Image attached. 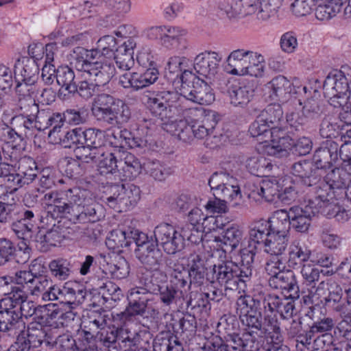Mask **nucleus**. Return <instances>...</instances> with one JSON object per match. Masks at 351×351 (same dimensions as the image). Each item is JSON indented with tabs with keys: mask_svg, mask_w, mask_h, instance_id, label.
<instances>
[{
	"mask_svg": "<svg viewBox=\"0 0 351 351\" xmlns=\"http://www.w3.org/2000/svg\"><path fill=\"white\" fill-rule=\"evenodd\" d=\"M63 145L65 147L75 145V157L85 164L97 161L98 182L104 186L109 184L110 142L106 138L104 132L93 128L73 129L64 134Z\"/></svg>",
	"mask_w": 351,
	"mask_h": 351,
	"instance_id": "nucleus-1",
	"label": "nucleus"
},
{
	"mask_svg": "<svg viewBox=\"0 0 351 351\" xmlns=\"http://www.w3.org/2000/svg\"><path fill=\"white\" fill-rule=\"evenodd\" d=\"M143 100L151 113L163 121H169L189 111H199L197 108L187 109L184 97L177 91L162 90L157 93L145 91Z\"/></svg>",
	"mask_w": 351,
	"mask_h": 351,
	"instance_id": "nucleus-2",
	"label": "nucleus"
},
{
	"mask_svg": "<svg viewBox=\"0 0 351 351\" xmlns=\"http://www.w3.org/2000/svg\"><path fill=\"white\" fill-rule=\"evenodd\" d=\"M40 267L43 269H46L38 259H34L29 265V271H18L14 277L3 276L0 278V282H3L4 285H8L11 282H15L23 289H26L32 295H42L51 284V280L47 276L39 274Z\"/></svg>",
	"mask_w": 351,
	"mask_h": 351,
	"instance_id": "nucleus-3",
	"label": "nucleus"
},
{
	"mask_svg": "<svg viewBox=\"0 0 351 351\" xmlns=\"http://www.w3.org/2000/svg\"><path fill=\"white\" fill-rule=\"evenodd\" d=\"M263 314L251 313L247 311L246 314L241 319L243 324L248 327L249 330L238 333H230L226 336V341L232 346L234 351H256L257 350L256 336L258 337L259 332L263 324Z\"/></svg>",
	"mask_w": 351,
	"mask_h": 351,
	"instance_id": "nucleus-4",
	"label": "nucleus"
},
{
	"mask_svg": "<svg viewBox=\"0 0 351 351\" xmlns=\"http://www.w3.org/2000/svg\"><path fill=\"white\" fill-rule=\"evenodd\" d=\"M181 82L180 90L184 101L190 100L200 105H210L215 101L210 80L206 82L185 69L181 75Z\"/></svg>",
	"mask_w": 351,
	"mask_h": 351,
	"instance_id": "nucleus-5",
	"label": "nucleus"
},
{
	"mask_svg": "<svg viewBox=\"0 0 351 351\" xmlns=\"http://www.w3.org/2000/svg\"><path fill=\"white\" fill-rule=\"evenodd\" d=\"M23 209L16 218L10 223L12 230L18 237H23L36 227L40 221V206L37 201V195L26 194L23 200Z\"/></svg>",
	"mask_w": 351,
	"mask_h": 351,
	"instance_id": "nucleus-6",
	"label": "nucleus"
},
{
	"mask_svg": "<svg viewBox=\"0 0 351 351\" xmlns=\"http://www.w3.org/2000/svg\"><path fill=\"white\" fill-rule=\"evenodd\" d=\"M324 95L328 104L339 108L350 98L348 82L343 72L335 70L326 77L323 85Z\"/></svg>",
	"mask_w": 351,
	"mask_h": 351,
	"instance_id": "nucleus-7",
	"label": "nucleus"
},
{
	"mask_svg": "<svg viewBox=\"0 0 351 351\" xmlns=\"http://www.w3.org/2000/svg\"><path fill=\"white\" fill-rule=\"evenodd\" d=\"M155 242L168 254H175L184 247V239L170 223H160L154 230Z\"/></svg>",
	"mask_w": 351,
	"mask_h": 351,
	"instance_id": "nucleus-8",
	"label": "nucleus"
},
{
	"mask_svg": "<svg viewBox=\"0 0 351 351\" xmlns=\"http://www.w3.org/2000/svg\"><path fill=\"white\" fill-rule=\"evenodd\" d=\"M32 249L23 241L17 245L7 238H0V267L14 261L24 264L31 256Z\"/></svg>",
	"mask_w": 351,
	"mask_h": 351,
	"instance_id": "nucleus-9",
	"label": "nucleus"
},
{
	"mask_svg": "<svg viewBox=\"0 0 351 351\" xmlns=\"http://www.w3.org/2000/svg\"><path fill=\"white\" fill-rule=\"evenodd\" d=\"M224 84L226 86L221 87L222 92L227 94L230 104L235 107H245L254 95L253 87L245 82L233 80Z\"/></svg>",
	"mask_w": 351,
	"mask_h": 351,
	"instance_id": "nucleus-10",
	"label": "nucleus"
},
{
	"mask_svg": "<svg viewBox=\"0 0 351 351\" xmlns=\"http://www.w3.org/2000/svg\"><path fill=\"white\" fill-rule=\"evenodd\" d=\"M213 278L220 285H227L233 282H245L247 280V269L240 270L239 265L232 261H223L218 265H215L213 268Z\"/></svg>",
	"mask_w": 351,
	"mask_h": 351,
	"instance_id": "nucleus-11",
	"label": "nucleus"
},
{
	"mask_svg": "<svg viewBox=\"0 0 351 351\" xmlns=\"http://www.w3.org/2000/svg\"><path fill=\"white\" fill-rule=\"evenodd\" d=\"M339 142L333 139H326L318 147L313 157L315 169H329L332 168L339 158Z\"/></svg>",
	"mask_w": 351,
	"mask_h": 351,
	"instance_id": "nucleus-12",
	"label": "nucleus"
},
{
	"mask_svg": "<svg viewBox=\"0 0 351 351\" xmlns=\"http://www.w3.org/2000/svg\"><path fill=\"white\" fill-rule=\"evenodd\" d=\"M111 309H114L111 312L112 322V328L117 332L122 328V326L127 317L125 313L128 308V296L127 297L123 291L116 285H111Z\"/></svg>",
	"mask_w": 351,
	"mask_h": 351,
	"instance_id": "nucleus-13",
	"label": "nucleus"
},
{
	"mask_svg": "<svg viewBox=\"0 0 351 351\" xmlns=\"http://www.w3.org/2000/svg\"><path fill=\"white\" fill-rule=\"evenodd\" d=\"M270 143L267 146V150L269 155L276 157H284L291 152L293 146V138L284 128H273Z\"/></svg>",
	"mask_w": 351,
	"mask_h": 351,
	"instance_id": "nucleus-14",
	"label": "nucleus"
},
{
	"mask_svg": "<svg viewBox=\"0 0 351 351\" xmlns=\"http://www.w3.org/2000/svg\"><path fill=\"white\" fill-rule=\"evenodd\" d=\"M139 283L143 286L140 287L147 294H158L162 287L167 280L166 274L159 269H142L138 274Z\"/></svg>",
	"mask_w": 351,
	"mask_h": 351,
	"instance_id": "nucleus-15",
	"label": "nucleus"
},
{
	"mask_svg": "<svg viewBox=\"0 0 351 351\" xmlns=\"http://www.w3.org/2000/svg\"><path fill=\"white\" fill-rule=\"evenodd\" d=\"M108 319V315L102 316L100 315L98 319L89 322L88 325L84 324L82 326L81 336L88 343L93 341L96 342L108 341V329L110 328Z\"/></svg>",
	"mask_w": 351,
	"mask_h": 351,
	"instance_id": "nucleus-16",
	"label": "nucleus"
},
{
	"mask_svg": "<svg viewBox=\"0 0 351 351\" xmlns=\"http://www.w3.org/2000/svg\"><path fill=\"white\" fill-rule=\"evenodd\" d=\"M221 56L215 51H205L196 56L194 69L197 73L211 80L217 73Z\"/></svg>",
	"mask_w": 351,
	"mask_h": 351,
	"instance_id": "nucleus-17",
	"label": "nucleus"
},
{
	"mask_svg": "<svg viewBox=\"0 0 351 351\" xmlns=\"http://www.w3.org/2000/svg\"><path fill=\"white\" fill-rule=\"evenodd\" d=\"M291 227L298 232L306 233L311 226L312 217L318 210L317 208H311L307 204L304 208L292 206L289 210Z\"/></svg>",
	"mask_w": 351,
	"mask_h": 351,
	"instance_id": "nucleus-18",
	"label": "nucleus"
},
{
	"mask_svg": "<svg viewBox=\"0 0 351 351\" xmlns=\"http://www.w3.org/2000/svg\"><path fill=\"white\" fill-rule=\"evenodd\" d=\"M216 124L217 121L215 120L214 114L212 115L211 119L209 115L206 116L202 123L192 122L193 138L202 139L206 137V146H209L210 148L218 146L223 136L214 134V129Z\"/></svg>",
	"mask_w": 351,
	"mask_h": 351,
	"instance_id": "nucleus-19",
	"label": "nucleus"
},
{
	"mask_svg": "<svg viewBox=\"0 0 351 351\" xmlns=\"http://www.w3.org/2000/svg\"><path fill=\"white\" fill-rule=\"evenodd\" d=\"M269 285L273 289L286 290L289 298L298 299L300 289L295 274L290 270H282L268 280Z\"/></svg>",
	"mask_w": 351,
	"mask_h": 351,
	"instance_id": "nucleus-20",
	"label": "nucleus"
},
{
	"mask_svg": "<svg viewBox=\"0 0 351 351\" xmlns=\"http://www.w3.org/2000/svg\"><path fill=\"white\" fill-rule=\"evenodd\" d=\"M124 44L121 43V45L116 48H111V51H113L116 73H118V71L120 72L128 71L134 64L133 49L136 47V43L134 40H130L126 45L124 46Z\"/></svg>",
	"mask_w": 351,
	"mask_h": 351,
	"instance_id": "nucleus-21",
	"label": "nucleus"
},
{
	"mask_svg": "<svg viewBox=\"0 0 351 351\" xmlns=\"http://www.w3.org/2000/svg\"><path fill=\"white\" fill-rule=\"evenodd\" d=\"M60 221H58V224ZM41 229L35 236L36 247L42 252H47L51 246H56L62 240V234L59 231L60 226L55 223V226H47L42 223Z\"/></svg>",
	"mask_w": 351,
	"mask_h": 351,
	"instance_id": "nucleus-22",
	"label": "nucleus"
},
{
	"mask_svg": "<svg viewBox=\"0 0 351 351\" xmlns=\"http://www.w3.org/2000/svg\"><path fill=\"white\" fill-rule=\"evenodd\" d=\"M291 172L300 179L303 185L308 187L317 184L322 178L318 170L313 168V164L306 160L293 163L291 166Z\"/></svg>",
	"mask_w": 351,
	"mask_h": 351,
	"instance_id": "nucleus-23",
	"label": "nucleus"
},
{
	"mask_svg": "<svg viewBox=\"0 0 351 351\" xmlns=\"http://www.w3.org/2000/svg\"><path fill=\"white\" fill-rule=\"evenodd\" d=\"M314 198L310 199L308 202V206L311 208H317L319 213L322 208H328L333 202L337 199V191H333L324 181L319 185H315Z\"/></svg>",
	"mask_w": 351,
	"mask_h": 351,
	"instance_id": "nucleus-24",
	"label": "nucleus"
},
{
	"mask_svg": "<svg viewBox=\"0 0 351 351\" xmlns=\"http://www.w3.org/2000/svg\"><path fill=\"white\" fill-rule=\"evenodd\" d=\"M56 82L61 86L59 90V97L69 99L77 91V84L75 82V74L69 66H60L56 70Z\"/></svg>",
	"mask_w": 351,
	"mask_h": 351,
	"instance_id": "nucleus-25",
	"label": "nucleus"
},
{
	"mask_svg": "<svg viewBox=\"0 0 351 351\" xmlns=\"http://www.w3.org/2000/svg\"><path fill=\"white\" fill-rule=\"evenodd\" d=\"M97 55V50H88L82 47H77L70 53V64L77 70L86 72L95 66L93 62Z\"/></svg>",
	"mask_w": 351,
	"mask_h": 351,
	"instance_id": "nucleus-26",
	"label": "nucleus"
},
{
	"mask_svg": "<svg viewBox=\"0 0 351 351\" xmlns=\"http://www.w3.org/2000/svg\"><path fill=\"white\" fill-rule=\"evenodd\" d=\"M312 252L304 243L294 241L289 248V257L287 261L288 267L292 269H299L305 263L311 261Z\"/></svg>",
	"mask_w": 351,
	"mask_h": 351,
	"instance_id": "nucleus-27",
	"label": "nucleus"
},
{
	"mask_svg": "<svg viewBox=\"0 0 351 351\" xmlns=\"http://www.w3.org/2000/svg\"><path fill=\"white\" fill-rule=\"evenodd\" d=\"M270 90V98L280 102L289 100L293 87L292 83L285 76L278 75L274 77L268 84Z\"/></svg>",
	"mask_w": 351,
	"mask_h": 351,
	"instance_id": "nucleus-28",
	"label": "nucleus"
},
{
	"mask_svg": "<svg viewBox=\"0 0 351 351\" xmlns=\"http://www.w3.org/2000/svg\"><path fill=\"white\" fill-rule=\"evenodd\" d=\"M206 258L199 254H191L188 257L187 271L189 273L190 284L201 285L204 283L206 275Z\"/></svg>",
	"mask_w": 351,
	"mask_h": 351,
	"instance_id": "nucleus-29",
	"label": "nucleus"
},
{
	"mask_svg": "<svg viewBox=\"0 0 351 351\" xmlns=\"http://www.w3.org/2000/svg\"><path fill=\"white\" fill-rule=\"evenodd\" d=\"M258 337H265L271 339L273 343L279 345L282 341V330L276 315L265 312L262 327Z\"/></svg>",
	"mask_w": 351,
	"mask_h": 351,
	"instance_id": "nucleus-30",
	"label": "nucleus"
},
{
	"mask_svg": "<svg viewBox=\"0 0 351 351\" xmlns=\"http://www.w3.org/2000/svg\"><path fill=\"white\" fill-rule=\"evenodd\" d=\"M158 245L152 243L145 249L139 248L137 256L139 261L148 269H159L162 260V252Z\"/></svg>",
	"mask_w": 351,
	"mask_h": 351,
	"instance_id": "nucleus-31",
	"label": "nucleus"
},
{
	"mask_svg": "<svg viewBox=\"0 0 351 351\" xmlns=\"http://www.w3.org/2000/svg\"><path fill=\"white\" fill-rule=\"evenodd\" d=\"M290 221L289 212L285 209L276 210L273 217L266 221L271 234L285 237H289L291 223Z\"/></svg>",
	"mask_w": 351,
	"mask_h": 351,
	"instance_id": "nucleus-32",
	"label": "nucleus"
},
{
	"mask_svg": "<svg viewBox=\"0 0 351 351\" xmlns=\"http://www.w3.org/2000/svg\"><path fill=\"white\" fill-rule=\"evenodd\" d=\"M326 289L328 293L321 300L322 303L327 306H334L339 303L343 297V291L341 285L336 281L330 279L320 282L316 288V292Z\"/></svg>",
	"mask_w": 351,
	"mask_h": 351,
	"instance_id": "nucleus-33",
	"label": "nucleus"
},
{
	"mask_svg": "<svg viewBox=\"0 0 351 351\" xmlns=\"http://www.w3.org/2000/svg\"><path fill=\"white\" fill-rule=\"evenodd\" d=\"M280 186L276 178H266L262 180L257 184L253 186L252 193L258 195L267 202H274L279 199Z\"/></svg>",
	"mask_w": 351,
	"mask_h": 351,
	"instance_id": "nucleus-34",
	"label": "nucleus"
},
{
	"mask_svg": "<svg viewBox=\"0 0 351 351\" xmlns=\"http://www.w3.org/2000/svg\"><path fill=\"white\" fill-rule=\"evenodd\" d=\"M75 206L73 207L71 203L64 204L53 207L51 212H46V216L43 217L40 215V222L46 224L47 226H55L56 221L58 219L65 218L73 223Z\"/></svg>",
	"mask_w": 351,
	"mask_h": 351,
	"instance_id": "nucleus-35",
	"label": "nucleus"
},
{
	"mask_svg": "<svg viewBox=\"0 0 351 351\" xmlns=\"http://www.w3.org/2000/svg\"><path fill=\"white\" fill-rule=\"evenodd\" d=\"M351 173L345 169L335 167L331 169L324 178V181L333 190L340 193L346 189L350 182Z\"/></svg>",
	"mask_w": 351,
	"mask_h": 351,
	"instance_id": "nucleus-36",
	"label": "nucleus"
},
{
	"mask_svg": "<svg viewBox=\"0 0 351 351\" xmlns=\"http://www.w3.org/2000/svg\"><path fill=\"white\" fill-rule=\"evenodd\" d=\"M152 34L160 40L161 44L169 47L178 42L179 38L185 34V30L177 27L160 26L151 28Z\"/></svg>",
	"mask_w": 351,
	"mask_h": 351,
	"instance_id": "nucleus-37",
	"label": "nucleus"
},
{
	"mask_svg": "<svg viewBox=\"0 0 351 351\" xmlns=\"http://www.w3.org/2000/svg\"><path fill=\"white\" fill-rule=\"evenodd\" d=\"M148 294L142 291L140 287L130 290L128 296V305L130 306V314L132 315H143L149 301Z\"/></svg>",
	"mask_w": 351,
	"mask_h": 351,
	"instance_id": "nucleus-38",
	"label": "nucleus"
},
{
	"mask_svg": "<svg viewBox=\"0 0 351 351\" xmlns=\"http://www.w3.org/2000/svg\"><path fill=\"white\" fill-rule=\"evenodd\" d=\"M140 189L134 185L127 184L124 192L117 202V206L113 205V208L118 213H122L134 206L140 199Z\"/></svg>",
	"mask_w": 351,
	"mask_h": 351,
	"instance_id": "nucleus-39",
	"label": "nucleus"
},
{
	"mask_svg": "<svg viewBox=\"0 0 351 351\" xmlns=\"http://www.w3.org/2000/svg\"><path fill=\"white\" fill-rule=\"evenodd\" d=\"M100 92L94 99L92 112L97 121L110 123V94Z\"/></svg>",
	"mask_w": 351,
	"mask_h": 351,
	"instance_id": "nucleus-40",
	"label": "nucleus"
},
{
	"mask_svg": "<svg viewBox=\"0 0 351 351\" xmlns=\"http://www.w3.org/2000/svg\"><path fill=\"white\" fill-rule=\"evenodd\" d=\"M269 227L266 221L255 223L249 231V245L257 249L264 248L271 234Z\"/></svg>",
	"mask_w": 351,
	"mask_h": 351,
	"instance_id": "nucleus-41",
	"label": "nucleus"
},
{
	"mask_svg": "<svg viewBox=\"0 0 351 351\" xmlns=\"http://www.w3.org/2000/svg\"><path fill=\"white\" fill-rule=\"evenodd\" d=\"M111 252L118 251L120 247L131 245L129 240L130 227L123 223L116 224L111 221Z\"/></svg>",
	"mask_w": 351,
	"mask_h": 351,
	"instance_id": "nucleus-42",
	"label": "nucleus"
},
{
	"mask_svg": "<svg viewBox=\"0 0 351 351\" xmlns=\"http://www.w3.org/2000/svg\"><path fill=\"white\" fill-rule=\"evenodd\" d=\"M23 289L22 287L12 286L10 292L1 300V308L18 311L23 302L28 298L27 294Z\"/></svg>",
	"mask_w": 351,
	"mask_h": 351,
	"instance_id": "nucleus-43",
	"label": "nucleus"
},
{
	"mask_svg": "<svg viewBox=\"0 0 351 351\" xmlns=\"http://www.w3.org/2000/svg\"><path fill=\"white\" fill-rule=\"evenodd\" d=\"M38 117H29L27 116H15L12 119L11 123L14 125L19 132H21L26 138H32L35 132L40 130L38 125Z\"/></svg>",
	"mask_w": 351,
	"mask_h": 351,
	"instance_id": "nucleus-44",
	"label": "nucleus"
},
{
	"mask_svg": "<svg viewBox=\"0 0 351 351\" xmlns=\"http://www.w3.org/2000/svg\"><path fill=\"white\" fill-rule=\"evenodd\" d=\"M94 64L95 66L91 67L87 73L90 76H93L95 77L94 80L97 86V93L105 92L109 90V88L106 86L110 82V75L108 73L110 64H103L97 62H95Z\"/></svg>",
	"mask_w": 351,
	"mask_h": 351,
	"instance_id": "nucleus-45",
	"label": "nucleus"
},
{
	"mask_svg": "<svg viewBox=\"0 0 351 351\" xmlns=\"http://www.w3.org/2000/svg\"><path fill=\"white\" fill-rule=\"evenodd\" d=\"M248 51L237 49L230 53L228 57V64L232 68L231 73L234 75H245L247 73Z\"/></svg>",
	"mask_w": 351,
	"mask_h": 351,
	"instance_id": "nucleus-46",
	"label": "nucleus"
},
{
	"mask_svg": "<svg viewBox=\"0 0 351 351\" xmlns=\"http://www.w3.org/2000/svg\"><path fill=\"white\" fill-rule=\"evenodd\" d=\"M122 252L121 250L111 252V277L113 278L123 279L129 274V265Z\"/></svg>",
	"mask_w": 351,
	"mask_h": 351,
	"instance_id": "nucleus-47",
	"label": "nucleus"
},
{
	"mask_svg": "<svg viewBox=\"0 0 351 351\" xmlns=\"http://www.w3.org/2000/svg\"><path fill=\"white\" fill-rule=\"evenodd\" d=\"M64 124L65 122L63 121L61 112H54L47 119V128H51L48 136L53 139L56 143H61L63 145L64 136L67 132L62 133V129Z\"/></svg>",
	"mask_w": 351,
	"mask_h": 351,
	"instance_id": "nucleus-48",
	"label": "nucleus"
},
{
	"mask_svg": "<svg viewBox=\"0 0 351 351\" xmlns=\"http://www.w3.org/2000/svg\"><path fill=\"white\" fill-rule=\"evenodd\" d=\"M18 67L15 66L16 80L27 82L29 84H36L38 80L39 68L33 59L27 58L23 68L18 73Z\"/></svg>",
	"mask_w": 351,
	"mask_h": 351,
	"instance_id": "nucleus-49",
	"label": "nucleus"
},
{
	"mask_svg": "<svg viewBox=\"0 0 351 351\" xmlns=\"http://www.w3.org/2000/svg\"><path fill=\"white\" fill-rule=\"evenodd\" d=\"M18 171L25 184L32 182L39 173L36 162L31 157H23L19 160Z\"/></svg>",
	"mask_w": 351,
	"mask_h": 351,
	"instance_id": "nucleus-50",
	"label": "nucleus"
},
{
	"mask_svg": "<svg viewBox=\"0 0 351 351\" xmlns=\"http://www.w3.org/2000/svg\"><path fill=\"white\" fill-rule=\"evenodd\" d=\"M283 110L279 104L274 103L267 105L258 114L261 121H265L271 128H279L278 125L283 118Z\"/></svg>",
	"mask_w": 351,
	"mask_h": 351,
	"instance_id": "nucleus-51",
	"label": "nucleus"
},
{
	"mask_svg": "<svg viewBox=\"0 0 351 351\" xmlns=\"http://www.w3.org/2000/svg\"><path fill=\"white\" fill-rule=\"evenodd\" d=\"M302 109L308 121L316 120L325 113L326 105L322 99L312 97L304 101Z\"/></svg>",
	"mask_w": 351,
	"mask_h": 351,
	"instance_id": "nucleus-52",
	"label": "nucleus"
},
{
	"mask_svg": "<svg viewBox=\"0 0 351 351\" xmlns=\"http://www.w3.org/2000/svg\"><path fill=\"white\" fill-rule=\"evenodd\" d=\"M246 167L250 173L264 177L271 172L273 165L265 157L254 156L247 160Z\"/></svg>",
	"mask_w": 351,
	"mask_h": 351,
	"instance_id": "nucleus-53",
	"label": "nucleus"
},
{
	"mask_svg": "<svg viewBox=\"0 0 351 351\" xmlns=\"http://www.w3.org/2000/svg\"><path fill=\"white\" fill-rule=\"evenodd\" d=\"M318 5L315 9V16L320 21L329 20L339 13L343 5L334 0H318Z\"/></svg>",
	"mask_w": 351,
	"mask_h": 351,
	"instance_id": "nucleus-54",
	"label": "nucleus"
},
{
	"mask_svg": "<svg viewBox=\"0 0 351 351\" xmlns=\"http://www.w3.org/2000/svg\"><path fill=\"white\" fill-rule=\"evenodd\" d=\"M130 117V110L125 102L119 99L111 101V125L125 124Z\"/></svg>",
	"mask_w": 351,
	"mask_h": 351,
	"instance_id": "nucleus-55",
	"label": "nucleus"
},
{
	"mask_svg": "<svg viewBox=\"0 0 351 351\" xmlns=\"http://www.w3.org/2000/svg\"><path fill=\"white\" fill-rule=\"evenodd\" d=\"M288 242L289 237L270 234L265 243L264 252L269 255H285Z\"/></svg>",
	"mask_w": 351,
	"mask_h": 351,
	"instance_id": "nucleus-56",
	"label": "nucleus"
},
{
	"mask_svg": "<svg viewBox=\"0 0 351 351\" xmlns=\"http://www.w3.org/2000/svg\"><path fill=\"white\" fill-rule=\"evenodd\" d=\"M134 144L132 133L124 128V125H111V145L123 147V145Z\"/></svg>",
	"mask_w": 351,
	"mask_h": 351,
	"instance_id": "nucleus-57",
	"label": "nucleus"
},
{
	"mask_svg": "<svg viewBox=\"0 0 351 351\" xmlns=\"http://www.w3.org/2000/svg\"><path fill=\"white\" fill-rule=\"evenodd\" d=\"M224 232L223 234V242L226 245H228L231 248V251L236 249L242 241L243 232L242 229L237 224L228 225L226 228L223 225Z\"/></svg>",
	"mask_w": 351,
	"mask_h": 351,
	"instance_id": "nucleus-58",
	"label": "nucleus"
},
{
	"mask_svg": "<svg viewBox=\"0 0 351 351\" xmlns=\"http://www.w3.org/2000/svg\"><path fill=\"white\" fill-rule=\"evenodd\" d=\"M26 337L30 344L33 343L34 347H38L45 343L47 346L51 345V339L47 335L43 327L37 326L34 322L30 323L27 326Z\"/></svg>",
	"mask_w": 351,
	"mask_h": 351,
	"instance_id": "nucleus-59",
	"label": "nucleus"
},
{
	"mask_svg": "<svg viewBox=\"0 0 351 351\" xmlns=\"http://www.w3.org/2000/svg\"><path fill=\"white\" fill-rule=\"evenodd\" d=\"M219 9L223 12L228 18H236L239 15H250L245 10V6L238 0H223L219 3Z\"/></svg>",
	"mask_w": 351,
	"mask_h": 351,
	"instance_id": "nucleus-60",
	"label": "nucleus"
},
{
	"mask_svg": "<svg viewBox=\"0 0 351 351\" xmlns=\"http://www.w3.org/2000/svg\"><path fill=\"white\" fill-rule=\"evenodd\" d=\"M283 0H260L258 5L257 17L261 20H267L275 16L282 5Z\"/></svg>",
	"mask_w": 351,
	"mask_h": 351,
	"instance_id": "nucleus-61",
	"label": "nucleus"
},
{
	"mask_svg": "<svg viewBox=\"0 0 351 351\" xmlns=\"http://www.w3.org/2000/svg\"><path fill=\"white\" fill-rule=\"evenodd\" d=\"M259 115L256 119L250 125L249 132L252 137L258 138V141L267 142V138L271 136L272 128L264 121H260Z\"/></svg>",
	"mask_w": 351,
	"mask_h": 351,
	"instance_id": "nucleus-62",
	"label": "nucleus"
},
{
	"mask_svg": "<svg viewBox=\"0 0 351 351\" xmlns=\"http://www.w3.org/2000/svg\"><path fill=\"white\" fill-rule=\"evenodd\" d=\"M49 267L51 274L60 280L66 279L71 271L70 261L64 258L53 260L50 262Z\"/></svg>",
	"mask_w": 351,
	"mask_h": 351,
	"instance_id": "nucleus-63",
	"label": "nucleus"
},
{
	"mask_svg": "<svg viewBox=\"0 0 351 351\" xmlns=\"http://www.w3.org/2000/svg\"><path fill=\"white\" fill-rule=\"evenodd\" d=\"M313 322L309 328L315 335L320 332H330L335 326V320L326 315L313 316Z\"/></svg>",
	"mask_w": 351,
	"mask_h": 351,
	"instance_id": "nucleus-64",
	"label": "nucleus"
}]
</instances>
